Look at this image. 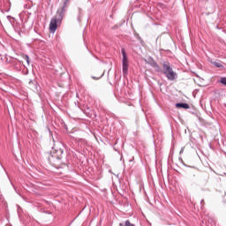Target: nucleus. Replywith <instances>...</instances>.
Here are the masks:
<instances>
[{
    "label": "nucleus",
    "instance_id": "obj_1",
    "mask_svg": "<svg viewBox=\"0 0 226 226\" xmlns=\"http://www.w3.org/2000/svg\"><path fill=\"white\" fill-rule=\"evenodd\" d=\"M64 17V12L63 11H57L56 16L51 19L49 23V31L51 33H56L57 29V24H60L63 21Z\"/></svg>",
    "mask_w": 226,
    "mask_h": 226
},
{
    "label": "nucleus",
    "instance_id": "obj_2",
    "mask_svg": "<svg viewBox=\"0 0 226 226\" xmlns=\"http://www.w3.org/2000/svg\"><path fill=\"white\" fill-rule=\"evenodd\" d=\"M162 68H163V74L167 77L168 80H176V78L177 77V73L172 70V67L170 66V63L164 62L162 63Z\"/></svg>",
    "mask_w": 226,
    "mask_h": 226
},
{
    "label": "nucleus",
    "instance_id": "obj_3",
    "mask_svg": "<svg viewBox=\"0 0 226 226\" xmlns=\"http://www.w3.org/2000/svg\"><path fill=\"white\" fill-rule=\"evenodd\" d=\"M123 59H122V68H123V75L124 77L128 76V68L130 64L128 62V56H126V50L124 49H121Z\"/></svg>",
    "mask_w": 226,
    "mask_h": 226
},
{
    "label": "nucleus",
    "instance_id": "obj_4",
    "mask_svg": "<svg viewBox=\"0 0 226 226\" xmlns=\"http://www.w3.org/2000/svg\"><path fill=\"white\" fill-rule=\"evenodd\" d=\"M176 108L188 109H190V105L188 103L181 102V103H177Z\"/></svg>",
    "mask_w": 226,
    "mask_h": 226
},
{
    "label": "nucleus",
    "instance_id": "obj_5",
    "mask_svg": "<svg viewBox=\"0 0 226 226\" xmlns=\"http://www.w3.org/2000/svg\"><path fill=\"white\" fill-rule=\"evenodd\" d=\"M68 4H70V0H64L63 7L61 9H58V10L64 13L66 11V8H68Z\"/></svg>",
    "mask_w": 226,
    "mask_h": 226
},
{
    "label": "nucleus",
    "instance_id": "obj_6",
    "mask_svg": "<svg viewBox=\"0 0 226 226\" xmlns=\"http://www.w3.org/2000/svg\"><path fill=\"white\" fill-rule=\"evenodd\" d=\"M211 64H214L215 68H223V64H222V62L212 61Z\"/></svg>",
    "mask_w": 226,
    "mask_h": 226
},
{
    "label": "nucleus",
    "instance_id": "obj_7",
    "mask_svg": "<svg viewBox=\"0 0 226 226\" xmlns=\"http://www.w3.org/2000/svg\"><path fill=\"white\" fill-rule=\"evenodd\" d=\"M219 82L222 84V86H226V77L221 78Z\"/></svg>",
    "mask_w": 226,
    "mask_h": 226
},
{
    "label": "nucleus",
    "instance_id": "obj_8",
    "mask_svg": "<svg viewBox=\"0 0 226 226\" xmlns=\"http://www.w3.org/2000/svg\"><path fill=\"white\" fill-rule=\"evenodd\" d=\"M124 226H135V224L130 222V220L124 222Z\"/></svg>",
    "mask_w": 226,
    "mask_h": 226
},
{
    "label": "nucleus",
    "instance_id": "obj_9",
    "mask_svg": "<svg viewBox=\"0 0 226 226\" xmlns=\"http://www.w3.org/2000/svg\"><path fill=\"white\" fill-rule=\"evenodd\" d=\"M25 59H26L27 64H29V56L26 55Z\"/></svg>",
    "mask_w": 226,
    "mask_h": 226
},
{
    "label": "nucleus",
    "instance_id": "obj_10",
    "mask_svg": "<svg viewBox=\"0 0 226 226\" xmlns=\"http://www.w3.org/2000/svg\"><path fill=\"white\" fill-rule=\"evenodd\" d=\"M119 226H124V223L120 222V223H119Z\"/></svg>",
    "mask_w": 226,
    "mask_h": 226
},
{
    "label": "nucleus",
    "instance_id": "obj_11",
    "mask_svg": "<svg viewBox=\"0 0 226 226\" xmlns=\"http://www.w3.org/2000/svg\"><path fill=\"white\" fill-rule=\"evenodd\" d=\"M180 153H183V150H181Z\"/></svg>",
    "mask_w": 226,
    "mask_h": 226
}]
</instances>
